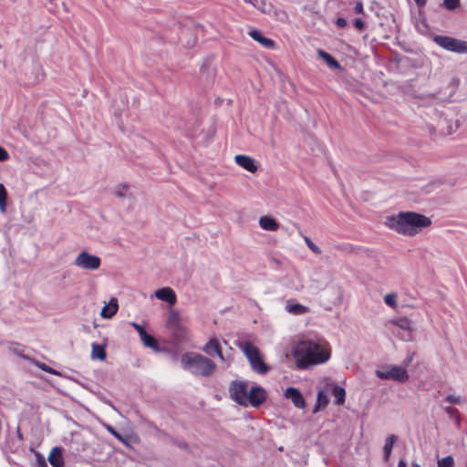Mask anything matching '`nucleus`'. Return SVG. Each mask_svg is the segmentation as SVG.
<instances>
[{
  "mask_svg": "<svg viewBox=\"0 0 467 467\" xmlns=\"http://www.w3.org/2000/svg\"><path fill=\"white\" fill-rule=\"evenodd\" d=\"M293 355L296 367L306 369L311 366L326 363L330 358V348L327 344L305 340L296 345Z\"/></svg>",
  "mask_w": 467,
  "mask_h": 467,
  "instance_id": "1",
  "label": "nucleus"
},
{
  "mask_svg": "<svg viewBox=\"0 0 467 467\" xmlns=\"http://www.w3.org/2000/svg\"><path fill=\"white\" fill-rule=\"evenodd\" d=\"M431 223L430 218L414 212H400L396 215L387 216L385 221L389 229L409 236L419 234Z\"/></svg>",
  "mask_w": 467,
  "mask_h": 467,
  "instance_id": "2",
  "label": "nucleus"
},
{
  "mask_svg": "<svg viewBox=\"0 0 467 467\" xmlns=\"http://www.w3.org/2000/svg\"><path fill=\"white\" fill-rule=\"evenodd\" d=\"M182 367L197 377L208 378L216 371V364L209 358L195 352L184 353L181 358Z\"/></svg>",
  "mask_w": 467,
  "mask_h": 467,
  "instance_id": "3",
  "label": "nucleus"
},
{
  "mask_svg": "<svg viewBox=\"0 0 467 467\" xmlns=\"http://www.w3.org/2000/svg\"><path fill=\"white\" fill-rule=\"evenodd\" d=\"M237 346L244 353L254 372L264 375L270 370V367L264 362L258 348L249 341L239 342Z\"/></svg>",
  "mask_w": 467,
  "mask_h": 467,
  "instance_id": "4",
  "label": "nucleus"
},
{
  "mask_svg": "<svg viewBox=\"0 0 467 467\" xmlns=\"http://www.w3.org/2000/svg\"><path fill=\"white\" fill-rule=\"evenodd\" d=\"M375 374L380 379H390L400 383L406 382L410 378L408 370L404 367L397 365L383 366L377 369Z\"/></svg>",
  "mask_w": 467,
  "mask_h": 467,
  "instance_id": "5",
  "label": "nucleus"
},
{
  "mask_svg": "<svg viewBox=\"0 0 467 467\" xmlns=\"http://www.w3.org/2000/svg\"><path fill=\"white\" fill-rule=\"evenodd\" d=\"M433 41L441 48L457 54H467V41L448 36L437 35Z\"/></svg>",
  "mask_w": 467,
  "mask_h": 467,
  "instance_id": "6",
  "label": "nucleus"
},
{
  "mask_svg": "<svg viewBox=\"0 0 467 467\" xmlns=\"http://www.w3.org/2000/svg\"><path fill=\"white\" fill-rule=\"evenodd\" d=\"M101 259L99 256L91 254L84 250L80 252L74 260V265L86 271H95L100 267Z\"/></svg>",
  "mask_w": 467,
  "mask_h": 467,
  "instance_id": "7",
  "label": "nucleus"
},
{
  "mask_svg": "<svg viewBox=\"0 0 467 467\" xmlns=\"http://www.w3.org/2000/svg\"><path fill=\"white\" fill-rule=\"evenodd\" d=\"M202 350L209 357H217L225 368H228L232 363L231 357L223 354L221 344L215 337L210 338Z\"/></svg>",
  "mask_w": 467,
  "mask_h": 467,
  "instance_id": "8",
  "label": "nucleus"
},
{
  "mask_svg": "<svg viewBox=\"0 0 467 467\" xmlns=\"http://www.w3.org/2000/svg\"><path fill=\"white\" fill-rule=\"evenodd\" d=\"M231 398L240 405L247 406V385L244 381L234 380L229 388Z\"/></svg>",
  "mask_w": 467,
  "mask_h": 467,
  "instance_id": "9",
  "label": "nucleus"
},
{
  "mask_svg": "<svg viewBox=\"0 0 467 467\" xmlns=\"http://www.w3.org/2000/svg\"><path fill=\"white\" fill-rule=\"evenodd\" d=\"M265 390L262 387L254 386L247 393V405L250 404L253 407H258L265 401Z\"/></svg>",
  "mask_w": 467,
  "mask_h": 467,
  "instance_id": "10",
  "label": "nucleus"
},
{
  "mask_svg": "<svg viewBox=\"0 0 467 467\" xmlns=\"http://www.w3.org/2000/svg\"><path fill=\"white\" fill-rule=\"evenodd\" d=\"M284 396L286 399L290 400L293 402V404L295 405V407H296L298 409L305 408V406H306L305 400H304L301 392L297 389L293 388V387L286 388L284 392Z\"/></svg>",
  "mask_w": 467,
  "mask_h": 467,
  "instance_id": "11",
  "label": "nucleus"
},
{
  "mask_svg": "<svg viewBox=\"0 0 467 467\" xmlns=\"http://www.w3.org/2000/svg\"><path fill=\"white\" fill-rule=\"evenodd\" d=\"M235 163L249 172L254 173L258 166L254 160L247 155L239 154L234 157Z\"/></svg>",
  "mask_w": 467,
  "mask_h": 467,
  "instance_id": "12",
  "label": "nucleus"
},
{
  "mask_svg": "<svg viewBox=\"0 0 467 467\" xmlns=\"http://www.w3.org/2000/svg\"><path fill=\"white\" fill-rule=\"evenodd\" d=\"M155 296L161 301L167 302L169 305L173 306L177 301L175 292L170 287H163L155 292Z\"/></svg>",
  "mask_w": 467,
  "mask_h": 467,
  "instance_id": "13",
  "label": "nucleus"
},
{
  "mask_svg": "<svg viewBox=\"0 0 467 467\" xmlns=\"http://www.w3.org/2000/svg\"><path fill=\"white\" fill-rule=\"evenodd\" d=\"M248 35L256 42L260 43L263 47H266V48H269V49H272L275 47V42L270 39V38H267L265 36H264L260 31L256 30V29H254V30H251Z\"/></svg>",
  "mask_w": 467,
  "mask_h": 467,
  "instance_id": "14",
  "label": "nucleus"
},
{
  "mask_svg": "<svg viewBox=\"0 0 467 467\" xmlns=\"http://www.w3.org/2000/svg\"><path fill=\"white\" fill-rule=\"evenodd\" d=\"M48 462L53 467H63L64 459L62 456V449L60 447L52 448L49 455Z\"/></svg>",
  "mask_w": 467,
  "mask_h": 467,
  "instance_id": "15",
  "label": "nucleus"
},
{
  "mask_svg": "<svg viewBox=\"0 0 467 467\" xmlns=\"http://www.w3.org/2000/svg\"><path fill=\"white\" fill-rule=\"evenodd\" d=\"M119 309L118 301L116 298H111L108 305H105L100 312L103 318H111L116 315Z\"/></svg>",
  "mask_w": 467,
  "mask_h": 467,
  "instance_id": "16",
  "label": "nucleus"
},
{
  "mask_svg": "<svg viewBox=\"0 0 467 467\" xmlns=\"http://www.w3.org/2000/svg\"><path fill=\"white\" fill-rule=\"evenodd\" d=\"M285 310L293 315H304L308 313L309 311L308 307L301 304L296 303L292 300H288L286 302Z\"/></svg>",
  "mask_w": 467,
  "mask_h": 467,
  "instance_id": "17",
  "label": "nucleus"
},
{
  "mask_svg": "<svg viewBox=\"0 0 467 467\" xmlns=\"http://www.w3.org/2000/svg\"><path fill=\"white\" fill-rule=\"evenodd\" d=\"M168 327L171 330H183L181 324V317L178 311L171 310L168 315Z\"/></svg>",
  "mask_w": 467,
  "mask_h": 467,
  "instance_id": "18",
  "label": "nucleus"
},
{
  "mask_svg": "<svg viewBox=\"0 0 467 467\" xmlns=\"http://www.w3.org/2000/svg\"><path fill=\"white\" fill-rule=\"evenodd\" d=\"M259 225L266 231H276L279 228L278 223L270 216L260 217Z\"/></svg>",
  "mask_w": 467,
  "mask_h": 467,
  "instance_id": "19",
  "label": "nucleus"
},
{
  "mask_svg": "<svg viewBox=\"0 0 467 467\" xmlns=\"http://www.w3.org/2000/svg\"><path fill=\"white\" fill-rule=\"evenodd\" d=\"M390 323L408 332L409 336H410L411 332L413 331V324L407 317H399L397 319L391 320Z\"/></svg>",
  "mask_w": 467,
  "mask_h": 467,
  "instance_id": "20",
  "label": "nucleus"
},
{
  "mask_svg": "<svg viewBox=\"0 0 467 467\" xmlns=\"http://www.w3.org/2000/svg\"><path fill=\"white\" fill-rule=\"evenodd\" d=\"M397 441V437L393 434L389 435L386 439V442L384 445V460L387 462L389 459V456L392 451L393 445L395 441Z\"/></svg>",
  "mask_w": 467,
  "mask_h": 467,
  "instance_id": "21",
  "label": "nucleus"
},
{
  "mask_svg": "<svg viewBox=\"0 0 467 467\" xmlns=\"http://www.w3.org/2000/svg\"><path fill=\"white\" fill-rule=\"evenodd\" d=\"M140 340L142 341L145 347L150 348L154 351L160 350L157 340L152 336L149 335L147 332L140 337Z\"/></svg>",
  "mask_w": 467,
  "mask_h": 467,
  "instance_id": "22",
  "label": "nucleus"
},
{
  "mask_svg": "<svg viewBox=\"0 0 467 467\" xmlns=\"http://www.w3.org/2000/svg\"><path fill=\"white\" fill-rule=\"evenodd\" d=\"M318 56L324 59V61L327 64L328 67L333 68H339V63L328 53L319 49L317 51Z\"/></svg>",
  "mask_w": 467,
  "mask_h": 467,
  "instance_id": "23",
  "label": "nucleus"
},
{
  "mask_svg": "<svg viewBox=\"0 0 467 467\" xmlns=\"http://www.w3.org/2000/svg\"><path fill=\"white\" fill-rule=\"evenodd\" d=\"M91 358L104 360L106 358V351L103 346L97 343L92 344Z\"/></svg>",
  "mask_w": 467,
  "mask_h": 467,
  "instance_id": "24",
  "label": "nucleus"
},
{
  "mask_svg": "<svg viewBox=\"0 0 467 467\" xmlns=\"http://www.w3.org/2000/svg\"><path fill=\"white\" fill-rule=\"evenodd\" d=\"M333 396L336 399V403L337 405H342L345 402L346 391L343 388L339 386H335L333 389Z\"/></svg>",
  "mask_w": 467,
  "mask_h": 467,
  "instance_id": "25",
  "label": "nucleus"
},
{
  "mask_svg": "<svg viewBox=\"0 0 467 467\" xmlns=\"http://www.w3.org/2000/svg\"><path fill=\"white\" fill-rule=\"evenodd\" d=\"M328 403L327 396L323 392L319 391L317 394V404L314 409V412H317L322 409H324Z\"/></svg>",
  "mask_w": 467,
  "mask_h": 467,
  "instance_id": "26",
  "label": "nucleus"
},
{
  "mask_svg": "<svg viewBox=\"0 0 467 467\" xmlns=\"http://www.w3.org/2000/svg\"><path fill=\"white\" fill-rule=\"evenodd\" d=\"M264 14H270L273 10V5L265 0H258L257 6H255Z\"/></svg>",
  "mask_w": 467,
  "mask_h": 467,
  "instance_id": "27",
  "label": "nucleus"
},
{
  "mask_svg": "<svg viewBox=\"0 0 467 467\" xmlns=\"http://www.w3.org/2000/svg\"><path fill=\"white\" fill-rule=\"evenodd\" d=\"M7 193L5 186L0 183V211L5 212Z\"/></svg>",
  "mask_w": 467,
  "mask_h": 467,
  "instance_id": "28",
  "label": "nucleus"
},
{
  "mask_svg": "<svg viewBox=\"0 0 467 467\" xmlns=\"http://www.w3.org/2000/svg\"><path fill=\"white\" fill-rule=\"evenodd\" d=\"M183 330H171L173 335L177 337V340L183 341L187 340L190 337L188 329L182 325Z\"/></svg>",
  "mask_w": 467,
  "mask_h": 467,
  "instance_id": "29",
  "label": "nucleus"
},
{
  "mask_svg": "<svg viewBox=\"0 0 467 467\" xmlns=\"http://www.w3.org/2000/svg\"><path fill=\"white\" fill-rule=\"evenodd\" d=\"M107 431L111 433L115 438H117L119 441H121L126 446H130L129 441L125 439L120 433H119L112 426L108 425Z\"/></svg>",
  "mask_w": 467,
  "mask_h": 467,
  "instance_id": "30",
  "label": "nucleus"
},
{
  "mask_svg": "<svg viewBox=\"0 0 467 467\" xmlns=\"http://www.w3.org/2000/svg\"><path fill=\"white\" fill-rule=\"evenodd\" d=\"M438 467H453L454 466V460L451 456H446L437 462Z\"/></svg>",
  "mask_w": 467,
  "mask_h": 467,
  "instance_id": "31",
  "label": "nucleus"
},
{
  "mask_svg": "<svg viewBox=\"0 0 467 467\" xmlns=\"http://www.w3.org/2000/svg\"><path fill=\"white\" fill-rule=\"evenodd\" d=\"M304 241L306 243V244L307 245V247L313 252L315 253L316 254H321V250L320 248L316 245L309 237L307 236H304Z\"/></svg>",
  "mask_w": 467,
  "mask_h": 467,
  "instance_id": "32",
  "label": "nucleus"
},
{
  "mask_svg": "<svg viewBox=\"0 0 467 467\" xmlns=\"http://www.w3.org/2000/svg\"><path fill=\"white\" fill-rule=\"evenodd\" d=\"M396 298V294H388L384 296V302L389 306L395 308L397 306Z\"/></svg>",
  "mask_w": 467,
  "mask_h": 467,
  "instance_id": "33",
  "label": "nucleus"
},
{
  "mask_svg": "<svg viewBox=\"0 0 467 467\" xmlns=\"http://www.w3.org/2000/svg\"><path fill=\"white\" fill-rule=\"evenodd\" d=\"M445 400L450 402V403L457 404V405H461L464 401V400L461 396L454 395V394L448 395L445 398Z\"/></svg>",
  "mask_w": 467,
  "mask_h": 467,
  "instance_id": "34",
  "label": "nucleus"
},
{
  "mask_svg": "<svg viewBox=\"0 0 467 467\" xmlns=\"http://www.w3.org/2000/svg\"><path fill=\"white\" fill-rule=\"evenodd\" d=\"M129 190V186L127 184H121L116 187L115 195L119 198H123L126 196V192Z\"/></svg>",
  "mask_w": 467,
  "mask_h": 467,
  "instance_id": "35",
  "label": "nucleus"
},
{
  "mask_svg": "<svg viewBox=\"0 0 467 467\" xmlns=\"http://www.w3.org/2000/svg\"><path fill=\"white\" fill-rule=\"evenodd\" d=\"M35 364L36 367H38L40 369L46 371V372H48L50 374H53V375H57L58 372L57 370H55L54 368L48 367L47 365L44 364V363H41V362H38V361H35Z\"/></svg>",
  "mask_w": 467,
  "mask_h": 467,
  "instance_id": "36",
  "label": "nucleus"
},
{
  "mask_svg": "<svg viewBox=\"0 0 467 467\" xmlns=\"http://www.w3.org/2000/svg\"><path fill=\"white\" fill-rule=\"evenodd\" d=\"M460 0H443V5L448 10H454L459 5Z\"/></svg>",
  "mask_w": 467,
  "mask_h": 467,
  "instance_id": "37",
  "label": "nucleus"
},
{
  "mask_svg": "<svg viewBox=\"0 0 467 467\" xmlns=\"http://www.w3.org/2000/svg\"><path fill=\"white\" fill-rule=\"evenodd\" d=\"M444 410L451 418H459V411L457 409L448 406L444 409Z\"/></svg>",
  "mask_w": 467,
  "mask_h": 467,
  "instance_id": "38",
  "label": "nucleus"
},
{
  "mask_svg": "<svg viewBox=\"0 0 467 467\" xmlns=\"http://www.w3.org/2000/svg\"><path fill=\"white\" fill-rule=\"evenodd\" d=\"M130 326L139 333L140 337L146 333L145 328L136 322H131Z\"/></svg>",
  "mask_w": 467,
  "mask_h": 467,
  "instance_id": "39",
  "label": "nucleus"
},
{
  "mask_svg": "<svg viewBox=\"0 0 467 467\" xmlns=\"http://www.w3.org/2000/svg\"><path fill=\"white\" fill-rule=\"evenodd\" d=\"M413 358H414L413 353L408 355V357L406 358V359L402 362V364L400 366L404 367L407 369L408 367L410 366V364L412 362Z\"/></svg>",
  "mask_w": 467,
  "mask_h": 467,
  "instance_id": "40",
  "label": "nucleus"
},
{
  "mask_svg": "<svg viewBox=\"0 0 467 467\" xmlns=\"http://www.w3.org/2000/svg\"><path fill=\"white\" fill-rule=\"evenodd\" d=\"M9 158L8 152L2 147H0V161H5Z\"/></svg>",
  "mask_w": 467,
  "mask_h": 467,
  "instance_id": "41",
  "label": "nucleus"
},
{
  "mask_svg": "<svg viewBox=\"0 0 467 467\" xmlns=\"http://www.w3.org/2000/svg\"><path fill=\"white\" fill-rule=\"evenodd\" d=\"M354 26H355L358 29L362 30V29L365 27V23H364L361 19L357 18V19H355V21H354Z\"/></svg>",
  "mask_w": 467,
  "mask_h": 467,
  "instance_id": "42",
  "label": "nucleus"
},
{
  "mask_svg": "<svg viewBox=\"0 0 467 467\" xmlns=\"http://www.w3.org/2000/svg\"><path fill=\"white\" fill-rule=\"evenodd\" d=\"M336 24L338 27H345L347 26V20L343 17H338L336 21Z\"/></svg>",
  "mask_w": 467,
  "mask_h": 467,
  "instance_id": "43",
  "label": "nucleus"
},
{
  "mask_svg": "<svg viewBox=\"0 0 467 467\" xmlns=\"http://www.w3.org/2000/svg\"><path fill=\"white\" fill-rule=\"evenodd\" d=\"M354 11L357 14L362 13L363 12V5H362V3H360V2L357 3L355 7H354Z\"/></svg>",
  "mask_w": 467,
  "mask_h": 467,
  "instance_id": "44",
  "label": "nucleus"
},
{
  "mask_svg": "<svg viewBox=\"0 0 467 467\" xmlns=\"http://www.w3.org/2000/svg\"><path fill=\"white\" fill-rule=\"evenodd\" d=\"M244 2L247 4H251L254 7L257 6V4H258V0H244Z\"/></svg>",
  "mask_w": 467,
  "mask_h": 467,
  "instance_id": "45",
  "label": "nucleus"
},
{
  "mask_svg": "<svg viewBox=\"0 0 467 467\" xmlns=\"http://www.w3.org/2000/svg\"><path fill=\"white\" fill-rule=\"evenodd\" d=\"M415 3L420 5V6H422L425 5L426 1L425 0H414Z\"/></svg>",
  "mask_w": 467,
  "mask_h": 467,
  "instance_id": "46",
  "label": "nucleus"
},
{
  "mask_svg": "<svg viewBox=\"0 0 467 467\" xmlns=\"http://www.w3.org/2000/svg\"><path fill=\"white\" fill-rule=\"evenodd\" d=\"M407 464H406V462L404 460H400L399 462V464H398V467H406Z\"/></svg>",
  "mask_w": 467,
  "mask_h": 467,
  "instance_id": "47",
  "label": "nucleus"
},
{
  "mask_svg": "<svg viewBox=\"0 0 467 467\" xmlns=\"http://www.w3.org/2000/svg\"><path fill=\"white\" fill-rule=\"evenodd\" d=\"M436 185H437V183H436V182H432V183H431V184L429 185V187H430L431 189L427 190V192H431V191L432 190V188H434Z\"/></svg>",
  "mask_w": 467,
  "mask_h": 467,
  "instance_id": "48",
  "label": "nucleus"
},
{
  "mask_svg": "<svg viewBox=\"0 0 467 467\" xmlns=\"http://www.w3.org/2000/svg\"><path fill=\"white\" fill-rule=\"evenodd\" d=\"M181 447L183 449H187V445L185 443L181 444Z\"/></svg>",
  "mask_w": 467,
  "mask_h": 467,
  "instance_id": "49",
  "label": "nucleus"
},
{
  "mask_svg": "<svg viewBox=\"0 0 467 467\" xmlns=\"http://www.w3.org/2000/svg\"><path fill=\"white\" fill-rule=\"evenodd\" d=\"M42 466L43 467H47L45 462H42Z\"/></svg>",
  "mask_w": 467,
  "mask_h": 467,
  "instance_id": "50",
  "label": "nucleus"
}]
</instances>
